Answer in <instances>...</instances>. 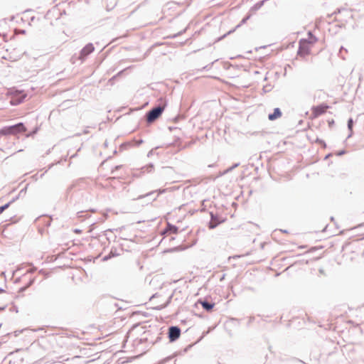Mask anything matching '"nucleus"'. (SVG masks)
Listing matches in <instances>:
<instances>
[{
    "label": "nucleus",
    "instance_id": "1",
    "mask_svg": "<svg viewBox=\"0 0 364 364\" xmlns=\"http://www.w3.org/2000/svg\"><path fill=\"white\" fill-rule=\"evenodd\" d=\"M316 42L317 38L309 32L307 38H304L300 41L298 54L301 56H306L310 54Z\"/></svg>",
    "mask_w": 364,
    "mask_h": 364
},
{
    "label": "nucleus",
    "instance_id": "2",
    "mask_svg": "<svg viewBox=\"0 0 364 364\" xmlns=\"http://www.w3.org/2000/svg\"><path fill=\"white\" fill-rule=\"evenodd\" d=\"M26 131V127L22 123H18L14 126L7 127L0 130L1 135H10L16 134L18 133L25 132Z\"/></svg>",
    "mask_w": 364,
    "mask_h": 364
},
{
    "label": "nucleus",
    "instance_id": "3",
    "mask_svg": "<svg viewBox=\"0 0 364 364\" xmlns=\"http://www.w3.org/2000/svg\"><path fill=\"white\" fill-rule=\"evenodd\" d=\"M329 108V106L326 104L322 103L316 106H313L311 108V114H310V119H316L319 116L325 114L328 109Z\"/></svg>",
    "mask_w": 364,
    "mask_h": 364
},
{
    "label": "nucleus",
    "instance_id": "4",
    "mask_svg": "<svg viewBox=\"0 0 364 364\" xmlns=\"http://www.w3.org/2000/svg\"><path fill=\"white\" fill-rule=\"evenodd\" d=\"M165 105L162 107H157L151 109L147 114V121L149 122H152L156 120L157 118L160 117L164 110Z\"/></svg>",
    "mask_w": 364,
    "mask_h": 364
},
{
    "label": "nucleus",
    "instance_id": "5",
    "mask_svg": "<svg viewBox=\"0 0 364 364\" xmlns=\"http://www.w3.org/2000/svg\"><path fill=\"white\" fill-rule=\"evenodd\" d=\"M6 51L7 53L6 55H3V58L6 60H9L10 61H16L20 57V54L18 52H16L15 48H7Z\"/></svg>",
    "mask_w": 364,
    "mask_h": 364
},
{
    "label": "nucleus",
    "instance_id": "6",
    "mask_svg": "<svg viewBox=\"0 0 364 364\" xmlns=\"http://www.w3.org/2000/svg\"><path fill=\"white\" fill-rule=\"evenodd\" d=\"M168 334L170 340L175 341L180 337V328L176 326H172L169 328Z\"/></svg>",
    "mask_w": 364,
    "mask_h": 364
},
{
    "label": "nucleus",
    "instance_id": "7",
    "mask_svg": "<svg viewBox=\"0 0 364 364\" xmlns=\"http://www.w3.org/2000/svg\"><path fill=\"white\" fill-rule=\"evenodd\" d=\"M225 221V219L218 218V216H215L213 214H211V220L209 223V228L213 229L215 227H217L219 224L223 223Z\"/></svg>",
    "mask_w": 364,
    "mask_h": 364
},
{
    "label": "nucleus",
    "instance_id": "8",
    "mask_svg": "<svg viewBox=\"0 0 364 364\" xmlns=\"http://www.w3.org/2000/svg\"><path fill=\"white\" fill-rule=\"evenodd\" d=\"M11 104L13 105H18L23 101L25 95H21V92H16V94H11Z\"/></svg>",
    "mask_w": 364,
    "mask_h": 364
},
{
    "label": "nucleus",
    "instance_id": "9",
    "mask_svg": "<svg viewBox=\"0 0 364 364\" xmlns=\"http://www.w3.org/2000/svg\"><path fill=\"white\" fill-rule=\"evenodd\" d=\"M94 50V46L92 44H87L86 45L82 50H81V55L83 57H85L90 54Z\"/></svg>",
    "mask_w": 364,
    "mask_h": 364
},
{
    "label": "nucleus",
    "instance_id": "10",
    "mask_svg": "<svg viewBox=\"0 0 364 364\" xmlns=\"http://www.w3.org/2000/svg\"><path fill=\"white\" fill-rule=\"evenodd\" d=\"M282 117V112L279 108H275L272 114H269L268 118L271 121H274Z\"/></svg>",
    "mask_w": 364,
    "mask_h": 364
},
{
    "label": "nucleus",
    "instance_id": "11",
    "mask_svg": "<svg viewBox=\"0 0 364 364\" xmlns=\"http://www.w3.org/2000/svg\"><path fill=\"white\" fill-rule=\"evenodd\" d=\"M199 303L201 304L203 308L208 311H210L215 306L214 304H210L205 301H199Z\"/></svg>",
    "mask_w": 364,
    "mask_h": 364
},
{
    "label": "nucleus",
    "instance_id": "12",
    "mask_svg": "<svg viewBox=\"0 0 364 364\" xmlns=\"http://www.w3.org/2000/svg\"><path fill=\"white\" fill-rule=\"evenodd\" d=\"M177 232H178V228H176V226L171 225L169 223L168 224L167 228L165 230V233L170 232V233L175 234V233H177Z\"/></svg>",
    "mask_w": 364,
    "mask_h": 364
},
{
    "label": "nucleus",
    "instance_id": "13",
    "mask_svg": "<svg viewBox=\"0 0 364 364\" xmlns=\"http://www.w3.org/2000/svg\"><path fill=\"white\" fill-rule=\"evenodd\" d=\"M10 205V203L5 204L0 207V214H1L6 209H7Z\"/></svg>",
    "mask_w": 364,
    "mask_h": 364
},
{
    "label": "nucleus",
    "instance_id": "14",
    "mask_svg": "<svg viewBox=\"0 0 364 364\" xmlns=\"http://www.w3.org/2000/svg\"><path fill=\"white\" fill-rule=\"evenodd\" d=\"M348 127L350 129H352V127H353V119H350L348 122Z\"/></svg>",
    "mask_w": 364,
    "mask_h": 364
},
{
    "label": "nucleus",
    "instance_id": "15",
    "mask_svg": "<svg viewBox=\"0 0 364 364\" xmlns=\"http://www.w3.org/2000/svg\"><path fill=\"white\" fill-rule=\"evenodd\" d=\"M75 233H77V234H79V233H81L82 231L79 229H75L73 230Z\"/></svg>",
    "mask_w": 364,
    "mask_h": 364
},
{
    "label": "nucleus",
    "instance_id": "16",
    "mask_svg": "<svg viewBox=\"0 0 364 364\" xmlns=\"http://www.w3.org/2000/svg\"><path fill=\"white\" fill-rule=\"evenodd\" d=\"M317 141H318L319 144H323V146H325V143H324L323 141H321V140H317Z\"/></svg>",
    "mask_w": 364,
    "mask_h": 364
},
{
    "label": "nucleus",
    "instance_id": "17",
    "mask_svg": "<svg viewBox=\"0 0 364 364\" xmlns=\"http://www.w3.org/2000/svg\"><path fill=\"white\" fill-rule=\"evenodd\" d=\"M4 293H5V290L1 289V288H0V294H4Z\"/></svg>",
    "mask_w": 364,
    "mask_h": 364
}]
</instances>
